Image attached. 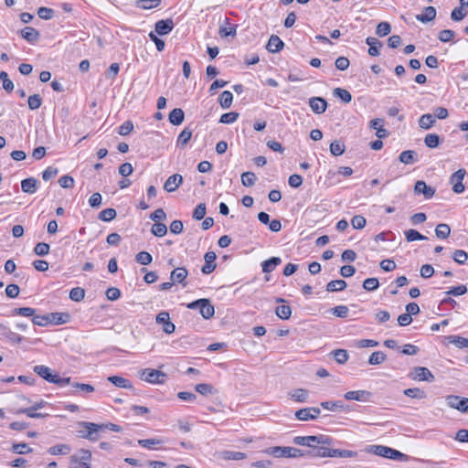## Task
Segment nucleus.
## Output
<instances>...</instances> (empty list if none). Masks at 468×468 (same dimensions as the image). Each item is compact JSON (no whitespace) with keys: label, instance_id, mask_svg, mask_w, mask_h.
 Returning <instances> with one entry per match:
<instances>
[{"label":"nucleus","instance_id":"37998d69","mask_svg":"<svg viewBox=\"0 0 468 468\" xmlns=\"http://www.w3.org/2000/svg\"><path fill=\"white\" fill-rule=\"evenodd\" d=\"M233 101V94L229 90H224L219 98L218 102L223 109H229Z\"/></svg>","mask_w":468,"mask_h":468},{"label":"nucleus","instance_id":"6e6552de","mask_svg":"<svg viewBox=\"0 0 468 468\" xmlns=\"http://www.w3.org/2000/svg\"><path fill=\"white\" fill-rule=\"evenodd\" d=\"M321 413V410L317 407H308L300 409L295 411V418L298 420L308 421L314 420Z\"/></svg>","mask_w":468,"mask_h":468},{"label":"nucleus","instance_id":"79ce46f5","mask_svg":"<svg viewBox=\"0 0 468 468\" xmlns=\"http://www.w3.org/2000/svg\"><path fill=\"white\" fill-rule=\"evenodd\" d=\"M12 452L16 454H27L33 452V449L26 442H14L11 448Z\"/></svg>","mask_w":468,"mask_h":468},{"label":"nucleus","instance_id":"423d86ee","mask_svg":"<svg viewBox=\"0 0 468 468\" xmlns=\"http://www.w3.org/2000/svg\"><path fill=\"white\" fill-rule=\"evenodd\" d=\"M409 378L415 381H426L432 382L435 379L434 375L431 372V370L425 367H413L410 373Z\"/></svg>","mask_w":468,"mask_h":468},{"label":"nucleus","instance_id":"338daca9","mask_svg":"<svg viewBox=\"0 0 468 468\" xmlns=\"http://www.w3.org/2000/svg\"><path fill=\"white\" fill-rule=\"evenodd\" d=\"M151 232L156 237H164L167 233V227L164 223H154L152 226Z\"/></svg>","mask_w":468,"mask_h":468},{"label":"nucleus","instance_id":"b1692460","mask_svg":"<svg viewBox=\"0 0 468 468\" xmlns=\"http://www.w3.org/2000/svg\"><path fill=\"white\" fill-rule=\"evenodd\" d=\"M436 17V9L433 6H427L421 14L416 16V19L421 23H428Z\"/></svg>","mask_w":468,"mask_h":468},{"label":"nucleus","instance_id":"f8f14e48","mask_svg":"<svg viewBox=\"0 0 468 468\" xmlns=\"http://www.w3.org/2000/svg\"><path fill=\"white\" fill-rule=\"evenodd\" d=\"M175 27V23L171 18L158 20L154 25V33L159 36L169 34Z\"/></svg>","mask_w":468,"mask_h":468},{"label":"nucleus","instance_id":"4468645a","mask_svg":"<svg viewBox=\"0 0 468 468\" xmlns=\"http://www.w3.org/2000/svg\"><path fill=\"white\" fill-rule=\"evenodd\" d=\"M237 25L231 24L230 19L225 17L218 28V35L221 37H235L237 34Z\"/></svg>","mask_w":468,"mask_h":468},{"label":"nucleus","instance_id":"bb28decb","mask_svg":"<svg viewBox=\"0 0 468 468\" xmlns=\"http://www.w3.org/2000/svg\"><path fill=\"white\" fill-rule=\"evenodd\" d=\"M184 119L185 113L184 111L180 108L173 109L168 115V120L170 123L176 126L180 125L184 122Z\"/></svg>","mask_w":468,"mask_h":468},{"label":"nucleus","instance_id":"2f4dec72","mask_svg":"<svg viewBox=\"0 0 468 468\" xmlns=\"http://www.w3.org/2000/svg\"><path fill=\"white\" fill-rule=\"evenodd\" d=\"M366 43L367 45L369 46V48H368V54L372 57H377L379 55V48L382 47V43L375 38V37H368L366 38Z\"/></svg>","mask_w":468,"mask_h":468},{"label":"nucleus","instance_id":"473e14b6","mask_svg":"<svg viewBox=\"0 0 468 468\" xmlns=\"http://www.w3.org/2000/svg\"><path fill=\"white\" fill-rule=\"evenodd\" d=\"M70 452L71 447L66 443L57 444L48 449V452L51 455H68Z\"/></svg>","mask_w":468,"mask_h":468},{"label":"nucleus","instance_id":"ddd939ff","mask_svg":"<svg viewBox=\"0 0 468 468\" xmlns=\"http://www.w3.org/2000/svg\"><path fill=\"white\" fill-rule=\"evenodd\" d=\"M372 393L367 390H352L344 394L346 400H356L361 402H367L370 400Z\"/></svg>","mask_w":468,"mask_h":468},{"label":"nucleus","instance_id":"58836bf2","mask_svg":"<svg viewBox=\"0 0 468 468\" xmlns=\"http://www.w3.org/2000/svg\"><path fill=\"white\" fill-rule=\"evenodd\" d=\"M31 321L35 325L37 326H47L52 323V319L49 316V314L40 315L35 313Z\"/></svg>","mask_w":468,"mask_h":468},{"label":"nucleus","instance_id":"9b49d317","mask_svg":"<svg viewBox=\"0 0 468 468\" xmlns=\"http://www.w3.org/2000/svg\"><path fill=\"white\" fill-rule=\"evenodd\" d=\"M188 275V271L185 267H178L174 269L170 274V280L173 281L175 284H180L183 288L186 287V278Z\"/></svg>","mask_w":468,"mask_h":468},{"label":"nucleus","instance_id":"e2e57ef3","mask_svg":"<svg viewBox=\"0 0 468 468\" xmlns=\"http://www.w3.org/2000/svg\"><path fill=\"white\" fill-rule=\"evenodd\" d=\"M362 286L367 292H374L379 287V282L377 278H367Z\"/></svg>","mask_w":468,"mask_h":468},{"label":"nucleus","instance_id":"a211bd4d","mask_svg":"<svg viewBox=\"0 0 468 468\" xmlns=\"http://www.w3.org/2000/svg\"><path fill=\"white\" fill-rule=\"evenodd\" d=\"M0 333L7 341L12 344H19L24 340L23 336L13 332L3 324H0Z\"/></svg>","mask_w":468,"mask_h":468},{"label":"nucleus","instance_id":"20e7f679","mask_svg":"<svg viewBox=\"0 0 468 468\" xmlns=\"http://www.w3.org/2000/svg\"><path fill=\"white\" fill-rule=\"evenodd\" d=\"M91 452L90 450L80 449L69 458V468H90Z\"/></svg>","mask_w":468,"mask_h":468},{"label":"nucleus","instance_id":"e433bc0d","mask_svg":"<svg viewBox=\"0 0 468 468\" xmlns=\"http://www.w3.org/2000/svg\"><path fill=\"white\" fill-rule=\"evenodd\" d=\"M16 414H26L27 417L32 419H42L48 416V414L37 412L33 406L29 408H21L15 411Z\"/></svg>","mask_w":468,"mask_h":468},{"label":"nucleus","instance_id":"4be33fe9","mask_svg":"<svg viewBox=\"0 0 468 468\" xmlns=\"http://www.w3.org/2000/svg\"><path fill=\"white\" fill-rule=\"evenodd\" d=\"M283 41L276 35H271L266 45V48L271 53H277L282 49Z\"/></svg>","mask_w":468,"mask_h":468},{"label":"nucleus","instance_id":"5fc2aeb1","mask_svg":"<svg viewBox=\"0 0 468 468\" xmlns=\"http://www.w3.org/2000/svg\"><path fill=\"white\" fill-rule=\"evenodd\" d=\"M404 234H405L406 240L408 242L427 239V237L420 234L418 230L412 229L406 230Z\"/></svg>","mask_w":468,"mask_h":468},{"label":"nucleus","instance_id":"c9c22d12","mask_svg":"<svg viewBox=\"0 0 468 468\" xmlns=\"http://www.w3.org/2000/svg\"><path fill=\"white\" fill-rule=\"evenodd\" d=\"M399 162L405 165L414 164L418 161L417 154L413 150H406L400 153L399 156Z\"/></svg>","mask_w":468,"mask_h":468},{"label":"nucleus","instance_id":"0e129e2a","mask_svg":"<svg viewBox=\"0 0 468 468\" xmlns=\"http://www.w3.org/2000/svg\"><path fill=\"white\" fill-rule=\"evenodd\" d=\"M239 118V113L236 112H229L223 113L220 116L219 122L224 124H231L235 122Z\"/></svg>","mask_w":468,"mask_h":468},{"label":"nucleus","instance_id":"dca6fc26","mask_svg":"<svg viewBox=\"0 0 468 468\" xmlns=\"http://www.w3.org/2000/svg\"><path fill=\"white\" fill-rule=\"evenodd\" d=\"M217 259V255L214 251H207L205 256V264L201 268V271L204 274H210L216 269L217 265L215 261Z\"/></svg>","mask_w":468,"mask_h":468},{"label":"nucleus","instance_id":"393cba45","mask_svg":"<svg viewBox=\"0 0 468 468\" xmlns=\"http://www.w3.org/2000/svg\"><path fill=\"white\" fill-rule=\"evenodd\" d=\"M38 181L34 177H28L21 181V189L24 193L34 194L37 190Z\"/></svg>","mask_w":468,"mask_h":468},{"label":"nucleus","instance_id":"f3484780","mask_svg":"<svg viewBox=\"0 0 468 468\" xmlns=\"http://www.w3.org/2000/svg\"><path fill=\"white\" fill-rule=\"evenodd\" d=\"M309 106L316 114L324 113L327 108V101L322 97H312L309 99Z\"/></svg>","mask_w":468,"mask_h":468},{"label":"nucleus","instance_id":"f257e3e1","mask_svg":"<svg viewBox=\"0 0 468 468\" xmlns=\"http://www.w3.org/2000/svg\"><path fill=\"white\" fill-rule=\"evenodd\" d=\"M33 371L41 378L48 383L56 384L59 387H64L70 383V378H60L58 374L53 373L52 370L44 365H37L33 367Z\"/></svg>","mask_w":468,"mask_h":468},{"label":"nucleus","instance_id":"ea45409f","mask_svg":"<svg viewBox=\"0 0 468 468\" xmlns=\"http://www.w3.org/2000/svg\"><path fill=\"white\" fill-rule=\"evenodd\" d=\"M441 143V137L436 133H428L424 138V144L429 148H437Z\"/></svg>","mask_w":468,"mask_h":468},{"label":"nucleus","instance_id":"7ed1b4c3","mask_svg":"<svg viewBox=\"0 0 468 468\" xmlns=\"http://www.w3.org/2000/svg\"><path fill=\"white\" fill-rule=\"evenodd\" d=\"M267 454L272 455L276 458L287 457V458H298L304 455L303 450L294 447H270L264 451Z\"/></svg>","mask_w":468,"mask_h":468},{"label":"nucleus","instance_id":"864d4df0","mask_svg":"<svg viewBox=\"0 0 468 468\" xmlns=\"http://www.w3.org/2000/svg\"><path fill=\"white\" fill-rule=\"evenodd\" d=\"M36 312L37 310L31 307H19L13 309L12 314L24 317H31L32 319Z\"/></svg>","mask_w":468,"mask_h":468},{"label":"nucleus","instance_id":"6ab92c4d","mask_svg":"<svg viewBox=\"0 0 468 468\" xmlns=\"http://www.w3.org/2000/svg\"><path fill=\"white\" fill-rule=\"evenodd\" d=\"M383 458H387L393 461L405 462L408 460V455L403 452L390 448L388 446H385V450L383 452Z\"/></svg>","mask_w":468,"mask_h":468},{"label":"nucleus","instance_id":"de8ad7c7","mask_svg":"<svg viewBox=\"0 0 468 468\" xmlns=\"http://www.w3.org/2000/svg\"><path fill=\"white\" fill-rule=\"evenodd\" d=\"M195 389L197 392H198L199 394H201L203 396H208V395L216 393V389L214 388V387L207 383L197 384L195 386Z\"/></svg>","mask_w":468,"mask_h":468},{"label":"nucleus","instance_id":"680f3d73","mask_svg":"<svg viewBox=\"0 0 468 468\" xmlns=\"http://www.w3.org/2000/svg\"><path fill=\"white\" fill-rule=\"evenodd\" d=\"M136 262L142 265H149L153 261L152 255L147 251H140L135 255Z\"/></svg>","mask_w":468,"mask_h":468},{"label":"nucleus","instance_id":"a878e982","mask_svg":"<svg viewBox=\"0 0 468 468\" xmlns=\"http://www.w3.org/2000/svg\"><path fill=\"white\" fill-rule=\"evenodd\" d=\"M108 381L111 382L112 385H114L117 388H127L130 389L133 388L132 382L124 378L121 376H110L108 377Z\"/></svg>","mask_w":468,"mask_h":468},{"label":"nucleus","instance_id":"13d9d810","mask_svg":"<svg viewBox=\"0 0 468 468\" xmlns=\"http://www.w3.org/2000/svg\"><path fill=\"white\" fill-rule=\"evenodd\" d=\"M331 448L322 446H314L312 451V455L315 457H331Z\"/></svg>","mask_w":468,"mask_h":468},{"label":"nucleus","instance_id":"a19ab883","mask_svg":"<svg viewBox=\"0 0 468 468\" xmlns=\"http://www.w3.org/2000/svg\"><path fill=\"white\" fill-rule=\"evenodd\" d=\"M403 393L405 396H407L409 398L417 399H422L427 397V393L419 388H407L403 391Z\"/></svg>","mask_w":468,"mask_h":468},{"label":"nucleus","instance_id":"cd10ccee","mask_svg":"<svg viewBox=\"0 0 468 468\" xmlns=\"http://www.w3.org/2000/svg\"><path fill=\"white\" fill-rule=\"evenodd\" d=\"M192 133L193 131L192 129H190V127H185L176 139V145L181 148H184L190 141L192 137Z\"/></svg>","mask_w":468,"mask_h":468},{"label":"nucleus","instance_id":"6e6d98bb","mask_svg":"<svg viewBox=\"0 0 468 468\" xmlns=\"http://www.w3.org/2000/svg\"><path fill=\"white\" fill-rule=\"evenodd\" d=\"M345 150H346V146L340 141L335 140V141L332 142L330 144V153L334 156L342 155L345 153Z\"/></svg>","mask_w":468,"mask_h":468},{"label":"nucleus","instance_id":"f03ea898","mask_svg":"<svg viewBox=\"0 0 468 468\" xmlns=\"http://www.w3.org/2000/svg\"><path fill=\"white\" fill-rule=\"evenodd\" d=\"M333 439L328 435H310V436H296L293 439V442L297 445L308 446L314 449L315 444H331Z\"/></svg>","mask_w":468,"mask_h":468},{"label":"nucleus","instance_id":"aec40b11","mask_svg":"<svg viewBox=\"0 0 468 468\" xmlns=\"http://www.w3.org/2000/svg\"><path fill=\"white\" fill-rule=\"evenodd\" d=\"M183 177L179 174H175L170 176L166 181L165 182L164 188L165 191L171 193L176 191V189L182 184Z\"/></svg>","mask_w":468,"mask_h":468},{"label":"nucleus","instance_id":"8fccbe9b","mask_svg":"<svg viewBox=\"0 0 468 468\" xmlns=\"http://www.w3.org/2000/svg\"><path fill=\"white\" fill-rule=\"evenodd\" d=\"M451 233V229L448 224L440 223L437 225L435 229L436 237L441 239H444L449 237Z\"/></svg>","mask_w":468,"mask_h":468},{"label":"nucleus","instance_id":"69168bd1","mask_svg":"<svg viewBox=\"0 0 468 468\" xmlns=\"http://www.w3.org/2000/svg\"><path fill=\"white\" fill-rule=\"evenodd\" d=\"M27 104L30 110H37L42 104V98L38 94L30 95L27 100Z\"/></svg>","mask_w":468,"mask_h":468},{"label":"nucleus","instance_id":"39448f33","mask_svg":"<svg viewBox=\"0 0 468 468\" xmlns=\"http://www.w3.org/2000/svg\"><path fill=\"white\" fill-rule=\"evenodd\" d=\"M139 377L142 380H144L151 384H163L166 379V374L153 368H144L139 372Z\"/></svg>","mask_w":468,"mask_h":468},{"label":"nucleus","instance_id":"a18cd8bd","mask_svg":"<svg viewBox=\"0 0 468 468\" xmlns=\"http://www.w3.org/2000/svg\"><path fill=\"white\" fill-rule=\"evenodd\" d=\"M357 456V452L350 450H340V449H332L331 457H338V458H354Z\"/></svg>","mask_w":468,"mask_h":468},{"label":"nucleus","instance_id":"4d7b16f0","mask_svg":"<svg viewBox=\"0 0 468 468\" xmlns=\"http://www.w3.org/2000/svg\"><path fill=\"white\" fill-rule=\"evenodd\" d=\"M257 177L253 172H244L241 175V183L246 187L254 186Z\"/></svg>","mask_w":468,"mask_h":468},{"label":"nucleus","instance_id":"f704fd0d","mask_svg":"<svg viewBox=\"0 0 468 468\" xmlns=\"http://www.w3.org/2000/svg\"><path fill=\"white\" fill-rule=\"evenodd\" d=\"M199 313L204 319H210L214 316L215 308L208 299L206 298L205 302L199 308Z\"/></svg>","mask_w":468,"mask_h":468},{"label":"nucleus","instance_id":"2eb2a0df","mask_svg":"<svg viewBox=\"0 0 468 468\" xmlns=\"http://www.w3.org/2000/svg\"><path fill=\"white\" fill-rule=\"evenodd\" d=\"M414 192L417 195L422 194L425 199H431L435 194V189L428 186L424 181L419 180L415 183Z\"/></svg>","mask_w":468,"mask_h":468},{"label":"nucleus","instance_id":"bf43d9fd","mask_svg":"<svg viewBox=\"0 0 468 468\" xmlns=\"http://www.w3.org/2000/svg\"><path fill=\"white\" fill-rule=\"evenodd\" d=\"M321 407L330 411H335L337 410H344L345 406L341 400L336 401H324L321 403Z\"/></svg>","mask_w":468,"mask_h":468},{"label":"nucleus","instance_id":"774afa93","mask_svg":"<svg viewBox=\"0 0 468 468\" xmlns=\"http://www.w3.org/2000/svg\"><path fill=\"white\" fill-rule=\"evenodd\" d=\"M450 343L453 344L458 348H465L468 347V338L459 336V335H452L449 337Z\"/></svg>","mask_w":468,"mask_h":468},{"label":"nucleus","instance_id":"09e8293b","mask_svg":"<svg viewBox=\"0 0 468 468\" xmlns=\"http://www.w3.org/2000/svg\"><path fill=\"white\" fill-rule=\"evenodd\" d=\"M331 355L335 360L341 365L345 364L349 358V355L346 349H335L332 351Z\"/></svg>","mask_w":468,"mask_h":468},{"label":"nucleus","instance_id":"052dcab7","mask_svg":"<svg viewBox=\"0 0 468 468\" xmlns=\"http://www.w3.org/2000/svg\"><path fill=\"white\" fill-rule=\"evenodd\" d=\"M386 358L387 356L382 351H375L370 355L368 363L370 365H380L386 360Z\"/></svg>","mask_w":468,"mask_h":468},{"label":"nucleus","instance_id":"3c124183","mask_svg":"<svg viewBox=\"0 0 468 468\" xmlns=\"http://www.w3.org/2000/svg\"><path fill=\"white\" fill-rule=\"evenodd\" d=\"M53 324H64L69 321V314L67 313H50Z\"/></svg>","mask_w":468,"mask_h":468},{"label":"nucleus","instance_id":"72a5a7b5","mask_svg":"<svg viewBox=\"0 0 468 468\" xmlns=\"http://www.w3.org/2000/svg\"><path fill=\"white\" fill-rule=\"evenodd\" d=\"M164 443V440L159 438L141 439L138 440V444L148 450H156L157 445Z\"/></svg>","mask_w":468,"mask_h":468},{"label":"nucleus","instance_id":"4c0bfd02","mask_svg":"<svg viewBox=\"0 0 468 468\" xmlns=\"http://www.w3.org/2000/svg\"><path fill=\"white\" fill-rule=\"evenodd\" d=\"M347 286V283L344 280H335L331 281L326 284V291L333 292H341L345 290Z\"/></svg>","mask_w":468,"mask_h":468},{"label":"nucleus","instance_id":"603ef678","mask_svg":"<svg viewBox=\"0 0 468 468\" xmlns=\"http://www.w3.org/2000/svg\"><path fill=\"white\" fill-rule=\"evenodd\" d=\"M276 315L282 320H287L291 317L292 309L289 305L282 304L276 307Z\"/></svg>","mask_w":468,"mask_h":468},{"label":"nucleus","instance_id":"49530a36","mask_svg":"<svg viewBox=\"0 0 468 468\" xmlns=\"http://www.w3.org/2000/svg\"><path fill=\"white\" fill-rule=\"evenodd\" d=\"M117 216L116 210L112 207L105 208L101 210L99 215L98 218L104 222H109L112 219H114Z\"/></svg>","mask_w":468,"mask_h":468},{"label":"nucleus","instance_id":"c03bdc74","mask_svg":"<svg viewBox=\"0 0 468 468\" xmlns=\"http://www.w3.org/2000/svg\"><path fill=\"white\" fill-rule=\"evenodd\" d=\"M333 94H334L335 97L338 98L339 100H341L345 103H349L351 101V100H352L351 93L347 90L343 89V88H335V89H334Z\"/></svg>","mask_w":468,"mask_h":468},{"label":"nucleus","instance_id":"c85d7f7f","mask_svg":"<svg viewBox=\"0 0 468 468\" xmlns=\"http://www.w3.org/2000/svg\"><path fill=\"white\" fill-rule=\"evenodd\" d=\"M290 398L300 403L306 402L309 397V392L307 389L304 388H296L289 392Z\"/></svg>","mask_w":468,"mask_h":468},{"label":"nucleus","instance_id":"0eeeda50","mask_svg":"<svg viewBox=\"0 0 468 468\" xmlns=\"http://www.w3.org/2000/svg\"><path fill=\"white\" fill-rule=\"evenodd\" d=\"M448 407L457 410L462 413H468V398L457 395H448L445 397Z\"/></svg>","mask_w":468,"mask_h":468},{"label":"nucleus","instance_id":"5701e85b","mask_svg":"<svg viewBox=\"0 0 468 468\" xmlns=\"http://www.w3.org/2000/svg\"><path fill=\"white\" fill-rule=\"evenodd\" d=\"M79 426L90 430L91 435L88 440L91 441H98L99 437L97 433L102 431V426L94 422L80 421L79 422Z\"/></svg>","mask_w":468,"mask_h":468},{"label":"nucleus","instance_id":"7c9ffc66","mask_svg":"<svg viewBox=\"0 0 468 468\" xmlns=\"http://www.w3.org/2000/svg\"><path fill=\"white\" fill-rule=\"evenodd\" d=\"M282 263L280 257H271L261 263L262 271L265 273L271 272L277 266Z\"/></svg>","mask_w":468,"mask_h":468},{"label":"nucleus","instance_id":"1a4fd4ad","mask_svg":"<svg viewBox=\"0 0 468 468\" xmlns=\"http://www.w3.org/2000/svg\"><path fill=\"white\" fill-rule=\"evenodd\" d=\"M466 175V170L463 168L458 169L450 177V183L452 185V191L455 194H461L464 191L463 180Z\"/></svg>","mask_w":468,"mask_h":468},{"label":"nucleus","instance_id":"c756f323","mask_svg":"<svg viewBox=\"0 0 468 468\" xmlns=\"http://www.w3.org/2000/svg\"><path fill=\"white\" fill-rule=\"evenodd\" d=\"M436 122L435 116L431 113L422 114L419 119V126L423 130H429Z\"/></svg>","mask_w":468,"mask_h":468},{"label":"nucleus","instance_id":"9d476101","mask_svg":"<svg viewBox=\"0 0 468 468\" xmlns=\"http://www.w3.org/2000/svg\"><path fill=\"white\" fill-rule=\"evenodd\" d=\"M155 321L158 324L163 325V331L165 334H172L176 330V325L170 321L169 314L165 311L159 313L156 317Z\"/></svg>","mask_w":468,"mask_h":468},{"label":"nucleus","instance_id":"412c9836","mask_svg":"<svg viewBox=\"0 0 468 468\" xmlns=\"http://www.w3.org/2000/svg\"><path fill=\"white\" fill-rule=\"evenodd\" d=\"M20 36L27 40L28 43H35L39 39V32L31 27H25L20 30Z\"/></svg>","mask_w":468,"mask_h":468}]
</instances>
